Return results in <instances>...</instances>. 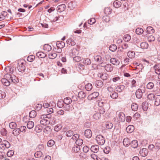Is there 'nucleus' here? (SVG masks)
I'll list each match as a JSON object with an SVG mask.
<instances>
[{
  "mask_svg": "<svg viewBox=\"0 0 160 160\" xmlns=\"http://www.w3.org/2000/svg\"><path fill=\"white\" fill-rule=\"evenodd\" d=\"M112 11V9L110 8L107 7L104 9V12L106 14H109L111 13Z\"/></svg>",
  "mask_w": 160,
  "mask_h": 160,
  "instance_id": "nucleus-39",
  "label": "nucleus"
},
{
  "mask_svg": "<svg viewBox=\"0 0 160 160\" xmlns=\"http://www.w3.org/2000/svg\"><path fill=\"white\" fill-rule=\"evenodd\" d=\"M43 49L44 51L49 52L51 50L52 48L51 46L49 44H45L43 46Z\"/></svg>",
  "mask_w": 160,
  "mask_h": 160,
  "instance_id": "nucleus-28",
  "label": "nucleus"
},
{
  "mask_svg": "<svg viewBox=\"0 0 160 160\" xmlns=\"http://www.w3.org/2000/svg\"><path fill=\"white\" fill-rule=\"evenodd\" d=\"M96 140L98 143L100 145H103L105 141L104 137L101 135H98L96 138Z\"/></svg>",
  "mask_w": 160,
  "mask_h": 160,
  "instance_id": "nucleus-4",
  "label": "nucleus"
},
{
  "mask_svg": "<svg viewBox=\"0 0 160 160\" xmlns=\"http://www.w3.org/2000/svg\"><path fill=\"white\" fill-rule=\"evenodd\" d=\"M154 68L155 69V72L156 73L158 74L160 73V68L159 65H155L154 66Z\"/></svg>",
  "mask_w": 160,
  "mask_h": 160,
  "instance_id": "nucleus-38",
  "label": "nucleus"
},
{
  "mask_svg": "<svg viewBox=\"0 0 160 160\" xmlns=\"http://www.w3.org/2000/svg\"><path fill=\"white\" fill-rule=\"evenodd\" d=\"M62 126L60 124L56 125L54 128V130L55 131L58 132L62 128Z\"/></svg>",
  "mask_w": 160,
  "mask_h": 160,
  "instance_id": "nucleus-54",
  "label": "nucleus"
},
{
  "mask_svg": "<svg viewBox=\"0 0 160 160\" xmlns=\"http://www.w3.org/2000/svg\"><path fill=\"white\" fill-rule=\"evenodd\" d=\"M155 38L152 35H150L148 38V40L149 42L153 41L155 40Z\"/></svg>",
  "mask_w": 160,
  "mask_h": 160,
  "instance_id": "nucleus-62",
  "label": "nucleus"
},
{
  "mask_svg": "<svg viewBox=\"0 0 160 160\" xmlns=\"http://www.w3.org/2000/svg\"><path fill=\"white\" fill-rule=\"evenodd\" d=\"M110 97L113 99H115L118 96V93L115 91L111 92L110 94Z\"/></svg>",
  "mask_w": 160,
  "mask_h": 160,
  "instance_id": "nucleus-32",
  "label": "nucleus"
},
{
  "mask_svg": "<svg viewBox=\"0 0 160 160\" xmlns=\"http://www.w3.org/2000/svg\"><path fill=\"white\" fill-rule=\"evenodd\" d=\"M130 141L128 138H125L123 140V143L124 145L126 146H128L130 145Z\"/></svg>",
  "mask_w": 160,
  "mask_h": 160,
  "instance_id": "nucleus-25",
  "label": "nucleus"
},
{
  "mask_svg": "<svg viewBox=\"0 0 160 160\" xmlns=\"http://www.w3.org/2000/svg\"><path fill=\"white\" fill-rule=\"evenodd\" d=\"M35 57L33 55H31L28 56L27 58V60L30 62H32L35 58Z\"/></svg>",
  "mask_w": 160,
  "mask_h": 160,
  "instance_id": "nucleus-57",
  "label": "nucleus"
},
{
  "mask_svg": "<svg viewBox=\"0 0 160 160\" xmlns=\"http://www.w3.org/2000/svg\"><path fill=\"white\" fill-rule=\"evenodd\" d=\"M55 144L54 141L52 140H49L48 142L47 145L49 147H51Z\"/></svg>",
  "mask_w": 160,
  "mask_h": 160,
  "instance_id": "nucleus-55",
  "label": "nucleus"
},
{
  "mask_svg": "<svg viewBox=\"0 0 160 160\" xmlns=\"http://www.w3.org/2000/svg\"><path fill=\"white\" fill-rule=\"evenodd\" d=\"M4 77L8 79L10 82L13 83H17L19 82V80L18 77L13 74L7 73L5 75Z\"/></svg>",
  "mask_w": 160,
  "mask_h": 160,
  "instance_id": "nucleus-1",
  "label": "nucleus"
},
{
  "mask_svg": "<svg viewBox=\"0 0 160 160\" xmlns=\"http://www.w3.org/2000/svg\"><path fill=\"white\" fill-rule=\"evenodd\" d=\"M37 115L36 112L34 110H32L29 112V117L31 118H34Z\"/></svg>",
  "mask_w": 160,
  "mask_h": 160,
  "instance_id": "nucleus-44",
  "label": "nucleus"
},
{
  "mask_svg": "<svg viewBox=\"0 0 160 160\" xmlns=\"http://www.w3.org/2000/svg\"><path fill=\"white\" fill-rule=\"evenodd\" d=\"M65 43L62 41H58L56 43V45L58 48L60 49L59 51H61V49L63 48L65 46Z\"/></svg>",
  "mask_w": 160,
  "mask_h": 160,
  "instance_id": "nucleus-15",
  "label": "nucleus"
},
{
  "mask_svg": "<svg viewBox=\"0 0 160 160\" xmlns=\"http://www.w3.org/2000/svg\"><path fill=\"white\" fill-rule=\"evenodd\" d=\"M57 56V55L55 52H50L48 54L49 58L50 59H53L55 58Z\"/></svg>",
  "mask_w": 160,
  "mask_h": 160,
  "instance_id": "nucleus-36",
  "label": "nucleus"
},
{
  "mask_svg": "<svg viewBox=\"0 0 160 160\" xmlns=\"http://www.w3.org/2000/svg\"><path fill=\"white\" fill-rule=\"evenodd\" d=\"M17 124L15 122H11L9 124V127L12 129L15 128Z\"/></svg>",
  "mask_w": 160,
  "mask_h": 160,
  "instance_id": "nucleus-48",
  "label": "nucleus"
},
{
  "mask_svg": "<svg viewBox=\"0 0 160 160\" xmlns=\"http://www.w3.org/2000/svg\"><path fill=\"white\" fill-rule=\"evenodd\" d=\"M148 149L144 148L141 149L139 152L140 154L142 157L146 156L148 154Z\"/></svg>",
  "mask_w": 160,
  "mask_h": 160,
  "instance_id": "nucleus-12",
  "label": "nucleus"
},
{
  "mask_svg": "<svg viewBox=\"0 0 160 160\" xmlns=\"http://www.w3.org/2000/svg\"><path fill=\"white\" fill-rule=\"evenodd\" d=\"M154 95L153 94L150 93L148 96V98L150 100H152L154 98Z\"/></svg>",
  "mask_w": 160,
  "mask_h": 160,
  "instance_id": "nucleus-63",
  "label": "nucleus"
},
{
  "mask_svg": "<svg viewBox=\"0 0 160 160\" xmlns=\"http://www.w3.org/2000/svg\"><path fill=\"white\" fill-rule=\"evenodd\" d=\"M42 155V152L40 151H37L34 154V156L36 158H38L41 157Z\"/></svg>",
  "mask_w": 160,
  "mask_h": 160,
  "instance_id": "nucleus-43",
  "label": "nucleus"
},
{
  "mask_svg": "<svg viewBox=\"0 0 160 160\" xmlns=\"http://www.w3.org/2000/svg\"><path fill=\"white\" fill-rule=\"evenodd\" d=\"M36 55L39 58H44L46 57V54L42 52H39L37 53Z\"/></svg>",
  "mask_w": 160,
  "mask_h": 160,
  "instance_id": "nucleus-19",
  "label": "nucleus"
},
{
  "mask_svg": "<svg viewBox=\"0 0 160 160\" xmlns=\"http://www.w3.org/2000/svg\"><path fill=\"white\" fill-rule=\"evenodd\" d=\"M134 128L133 125H129L126 128V130L128 133H131L134 130Z\"/></svg>",
  "mask_w": 160,
  "mask_h": 160,
  "instance_id": "nucleus-22",
  "label": "nucleus"
},
{
  "mask_svg": "<svg viewBox=\"0 0 160 160\" xmlns=\"http://www.w3.org/2000/svg\"><path fill=\"white\" fill-rule=\"evenodd\" d=\"M66 42L68 44L71 46H74L76 44V43L74 40V37L72 36L69 38Z\"/></svg>",
  "mask_w": 160,
  "mask_h": 160,
  "instance_id": "nucleus-9",
  "label": "nucleus"
},
{
  "mask_svg": "<svg viewBox=\"0 0 160 160\" xmlns=\"http://www.w3.org/2000/svg\"><path fill=\"white\" fill-rule=\"evenodd\" d=\"M6 72L10 73V74H12L13 72V68L10 67H7L5 69Z\"/></svg>",
  "mask_w": 160,
  "mask_h": 160,
  "instance_id": "nucleus-30",
  "label": "nucleus"
},
{
  "mask_svg": "<svg viewBox=\"0 0 160 160\" xmlns=\"http://www.w3.org/2000/svg\"><path fill=\"white\" fill-rule=\"evenodd\" d=\"M98 76L101 78L103 80H106L107 79L108 75L106 73H99L98 75Z\"/></svg>",
  "mask_w": 160,
  "mask_h": 160,
  "instance_id": "nucleus-16",
  "label": "nucleus"
},
{
  "mask_svg": "<svg viewBox=\"0 0 160 160\" xmlns=\"http://www.w3.org/2000/svg\"><path fill=\"white\" fill-rule=\"evenodd\" d=\"M80 150L79 146H75L72 148L73 151L75 152H78Z\"/></svg>",
  "mask_w": 160,
  "mask_h": 160,
  "instance_id": "nucleus-58",
  "label": "nucleus"
},
{
  "mask_svg": "<svg viewBox=\"0 0 160 160\" xmlns=\"http://www.w3.org/2000/svg\"><path fill=\"white\" fill-rule=\"evenodd\" d=\"M94 60L98 64H101L103 62L101 57L99 55L94 56Z\"/></svg>",
  "mask_w": 160,
  "mask_h": 160,
  "instance_id": "nucleus-11",
  "label": "nucleus"
},
{
  "mask_svg": "<svg viewBox=\"0 0 160 160\" xmlns=\"http://www.w3.org/2000/svg\"><path fill=\"white\" fill-rule=\"evenodd\" d=\"M34 126V123L32 121H29L27 124V128L29 129H31Z\"/></svg>",
  "mask_w": 160,
  "mask_h": 160,
  "instance_id": "nucleus-33",
  "label": "nucleus"
},
{
  "mask_svg": "<svg viewBox=\"0 0 160 160\" xmlns=\"http://www.w3.org/2000/svg\"><path fill=\"white\" fill-rule=\"evenodd\" d=\"M40 123L41 124L44 125H46L49 124L50 122L47 119H42L40 121Z\"/></svg>",
  "mask_w": 160,
  "mask_h": 160,
  "instance_id": "nucleus-34",
  "label": "nucleus"
},
{
  "mask_svg": "<svg viewBox=\"0 0 160 160\" xmlns=\"http://www.w3.org/2000/svg\"><path fill=\"white\" fill-rule=\"evenodd\" d=\"M66 6L64 4H62L58 5L57 7V10L59 12L64 11L66 8Z\"/></svg>",
  "mask_w": 160,
  "mask_h": 160,
  "instance_id": "nucleus-13",
  "label": "nucleus"
},
{
  "mask_svg": "<svg viewBox=\"0 0 160 160\" xmlns=\"http://www.w3.org/2000/svg\"><path fill=\"white\" fill-rule=\"evenodd\" d=\"M91 60L88 58L86 59L84 62V63L87 65H89L91 64Z\"/></svg>",
  "mask_w": 160,
  "mask_h": 160,
  "instance_id": "nucleus-64",
  "label": "nucleus"
},
{
  "mask_svg": "<svg viewBox=\"0 0 160 160\" xmlns=\"http://www.w3.org/2000/svg\"><path fill=\"white\" fill-rule=\"evenodd\" d=\"M100 116L101 115L99 113L96 112L93 115V117L95 119L98 120L100 118Z\"/></svg>",
  "mask_w": 160,
  "mask_h": 160,
  "instance_id": "nucleus-56",
  "label": "nucleus"
},
{
  "mask_svg": "<svg viewBox=\"0 0 160 160\" xmlns=\"http://www.w3.org/2000/svg\"><path fill=\"white\" fill-rule=\"evenodd\" d=\"M10 146V143L6 140H3L0 143V148L2 150L5 149V148H8Z\"/></svg>",
  "mask_w": 160,
  "mask_h": 160,
  "instance_id": "nucleus-3",
  "label": "nucleus"
},
{
  "mask_svg": "<svg viewBox=\"0 0 160 160\" xmlns=\"http://www.w3.org/2000/svg\"><path fill=\"white\" fill-rule=\"evenodd\" d=\"M109 49L111 51L114 52L117 49V47L115 44H112L110 46Z\"/></svg>",
  "mask_w": 160,
  "mask_h": 160,
  "instance_id": "nucleus-47",
  "label": "nucleus"
},
{
  "mask_svg": "<svg viewBox=\"0 0 160 160\" xmlns=\"http://www.w3.org/2000/svg\"><path fill=\"white\" fill-rule=\"evenodd\" d=\"M110 62L112 64L117 65L119 63V61L117 59L115 58H112L110 60Z\"/></svg>",
  "mask_w": 160,
  "mask_h": 160,
  "instance_id": "nucleus-20",
  "label": "nucleus"
},
{
  "mask_svg": "<svg viewBox=\"0 0 160 160\" xmlns=\"http://www.w3.org/2000/svg\"><path fill=\"white\" fill-rule=\"evenodd\" d=\"M95 84L98 88L101 87L103 85V82L101 80H97L95 82Z\"/></svg>",
  "mask_w": 160,
  "mask_h": 160,
  "instance_id": "nucleus-29",
  "label": "nucleus"
},
{
  "mask_svg": "<svg viewBox=\"0 0 160 160\" xmlns=\"http://www.w3.org/2000/svg\"><path fill=\"white\" fill-rule=\"evenodd\" d=\"M147 32L148 33H153L154 32V30L152 27L149 26L147 28Z\"/></svg>",
  "mask_w": 160,
  "mask_h": 160,
  "instance_id": "nucleus-49",
  "label": "nucleus"
},
{
  "mask_svg": "<svg viewBox=\"0 0 160 160\" xmlns=\"http://www.w3.org/2000/svg\"><path fill=\"white\" fill-rule=\"evenodd\" d=\"M154 84L152 82H149L147 85V88L148 89H151L153 88Z\"/></svg>",
  "mask_w": 160,
  "mask_h": 160,
  "instance_id": "nucleus-51",
  "label": "nucleus"
},
{
  "mask_svg": "<svg viewBox=\"0 0 160 160\" xmlns=\"http://www.w3.org/2000/svg\"><path fill=\"white\" fill-rule=\"evenodd\" d=\"M131 38V36L128 34L125 35L123 37V40L125 42H128L129 41Z\"/></svg>",
  "mask_w": 160,
  "mask_h": 160,
  "instance_id": "nucleus-41",
  "label": "nucleus"
},
{
  "mask_svg": "<svg viewBox=\"0 0 160 160\" xmlns=\"http://www.w3.org/2000/svg\"><path fill=\"white\" fill-rule=\"evenodd\" d=\"M78 97L80 98H84L86 96V94L83 91H81L78 93Z\"/></svg>",
  "mask_w": 160,
  "mask_h": 160,
  "instance_id": "nucleus-40",
  "label": "nucleus"
},
{
  "mask_svg": "<svg viewBox=\"0 0 160 160\" xmlns=\"http://www.w3.org/2000/svg\"><path fill=\"white\" fill-rule=\"evenodd\" d=\"M133 40L134 42L137 44H139L141 42L142 40L141 38L134 37Z\"/></svg>",
  "mask_w": 160,
  "mask_h": 160,
  "instance_id": "nucleus-53",
  "label": "nucleus"
},
{
  "mask_svg": "<svg viewBox=\"0 0 160 160\" xmlns=\"http://www.w3.org/2000/svg\"><path fill=\"white\" fill-rule=\"evenodd\" d=\"M1 82L3 85L6 86H8L10 85V81L8 78H3L1 80Z\"/></svg>",
  "mask_w": 160,
  "mask_h": 160,
  "instance_id": "nucleus-8",
  "label": "nucleus"
},
{
  "mask_svg": "<svg viewBox=\"0 0 160 160\" xmlns=\"http://www.w3.org/2000/svg\"><path fill=\"white\" fill-rule=\"evenodd\" d=\"M78 71L81 73L83 75L88 74L89 72L88 69V68H85L84 65L81 64H79L78 65Z\"/></svg>",
  "mask_w": 160,
  "mask_h": 160,
  "instance_id": "nucleus-2",
  "label": "nucleus"
},
{
  "mask_svg": "<svg viewBox=\"0 0 160 160\" xmlns=\"http://www.w3.org/2000/svg\"><path fill=\"white\" fill-rule=\"evenodd\" d=\"M76 143L78 146H81L83 143V140L81 139H78L76 141Z\"/></svg>",
  "mask_w": 160,
  "mask_h": 160,
  "instance_id": "nucleus-50",
  "label": "nucleus"
},
{
  "mask_svg": "<svg viewBox=\"0 0 160 160\" xmlns=\"http://www.w3.org/2000/svg\"><path fill=\"white\" fill-rule=\"evenodd\" d=\"M135 53L132 51H129L127 53V55L129 58H132L135 56Z\"/></svg>",
  "mask_w": 160,
  "mask_h": 160,
  "instance_id": "nucleus-37",
  "label": "nucleus"
},
{
  "mask_svg": "<svg viewBox=\"0 0 160 160\" xmlns=\"http://www.w3.org/2000/svg\"><path fill=\"white\" fill-rule=\"evenodd\" d=\"M63 102L67 105L68 106V107H69V104L72 102V100L70 98L67 97L64 99Z\"/></svg>",
  "mask_w": 160,
  "mask_h": 160,
  "instance_id": "nucleus-27",
  "label": "nucleus"
},
{
  "mask_svg": "<svg viewBox=\"0 0 160 160\" xmlns=\"http://www.w3.org/2000/svg\"><path fill=\"white\" fill-rule=\"evenodd\" d=\"M140 46L141 48L146 49L148 48V45L146 42H142L141 43Z\"/></svg>",
  "mask_w": 160,
  "mask_h": 160,
  "instance_id": "nucleus-31",
  "label": "nucleus"
},
{
  "mask_svg": "<svg viewBox=\"0 0 160 160\" xmlns=\"http://www.w3.org/2000/svg\"><path fill=\"white\" fill-rule=\"evenodd\" d=\"M105 69L109 72H111L113 69V67L112 66L111 64H107L104 66Z\"/></svg>",
  "mask_w": 160,
  "mask_h": 160,
  "instance_id": "nucleus-17",
  "label": "nucleus"
},
{
  "mask_svg": "<svg viewBox=\"0 0 160 160\" xmlns=\"http://www.w3.org/2000/svg\"><path fill=\"white\" fill-rule=\"evenodd\" d=\"M116 116L118 120L121 122H123L125 120V117L124 114L121 112L117 111Z\"/></svg>",
  "mask_w": 160,
  "mask_h": 160,
  "instance_id": "nucleus-5",
  "label": "nucleus"
},
{
  "mask_svg": "<svg viewBox=\"0 0 160 160\" xmlns=\"http://www.w3.org/2000/svg\"><path fill=\"white\" fill-rule=\"evenodd\" d=\"M92 88V84L90 83L87 84L85 87V89L87 91L91 90Z\"/></svg>",
  "mask_w": 160,
  "mask_h": 160,
  "instance_id": "nucleus-42",
  "label": "nucleus"
},
{
  "mask_svg": "<svg viewBox=\"0 0 160 160\" xmlns=\"http://www.w3.org/2000/svg\"><path fill=\"white\" fill-rule=\"evenodd\" d=\"M99 150V146L97 145H92L90 148V150L94 153H97Z\"/></svg>",
  "mask_w": 160,
  "mask_h": 160,
  "instance_id": "nucleus-10",
  "label": "nucleus"
},
{
  "mask_svg": "<svg viewBox=\"0 0 160 160\" xmlns=\"http://www.w3.org/2000/svg\"><path fill=\"white\" fill-rule=\"evenodd\" d=\"M73 134V132L72 130H69L66 132V135L67 136L70 137L72 136Z\"/></svg>",
  "mask_w": 160,
  "mask_h": 160,
  "instance_id": "nucleus-59",
  "label": "nucleus"
},
{
  "mask_svg": "<svg viewBox=\"0 0 160 160\" xmlns=\"http://www.w3.org/2000/svg\"><path fill=\"white\" fill-rule=\"evenodd\" d=\"M160 104V96L157 95L155 97V105L156 106H158Z\"/></svg>",
  "mask_w": 160,
  "mask_h": 160,
  "instance_id": "nucleus-24",
  "label": "nucleus"
},
{
  "mask_svg": "<svg viewBox=\"0 0 160 160\" xmlns=\"http://www.w3.org/2000/svg\"><path fill=\"white\" fill-rule=\"evenodd\" d=\"M20 132L19 128H17L13 131L12 133L14 135H17L19 134Z\"/></svg>",
  "mask_w": 160,
  "mask_h": 160,
  "instance_id": "nucleus-52",
  "label": "nucleus"
},
{
  "mask_svg": "<svg viewBox=\"0 0 160 160\" xmlns=\"http://www.w3.org/2000/svg\"><path fill=\"white\" fill-rule=\"evenodd\" d=\"M138 105L135 103H132L131 105V108L132 110L136 111L138 109Z\"/></svg>",
  "mask_w": 160,
  "mask_h": 160,
  "instance_id": "nucleus-46",
  "label": "nucleus"
},
{
  "mask_svg": "<svg viewBox=\"0 0 160 160\" xmlns=\"http://www.w3.org/2000/svg\"><path fill=\"white\" fill-rule=\"evenodd\" d=\"M145 92L144 89L141 90L140 89H138L136 92L135 94L137 98L138 99L141 98L142 96L143 93Z\"/></svg>",
  "mask_w": 160,
  "mask_h": 160,
  "instance_id": "nucleus-6",
  "label": "nucleus"
},
{
  "mask_svg": "<svg viewBox=\"0 0 160 160\" xmlns=\"http://www.w3.org/2000/svg\"><path fill=\"white\" fill-rule=\"evenodd\" d=\"M130 145L131 147L133 148H136L137 147L138 145V141L137 140H134L132 141L130 143Z\"/></svg>",
  "mask_w": 160,
  "mask_h": 160,
  "instance_id": "nucleus-21",
  "label": "nucleus"
},
{
  "mask_svg": "<svg viewBox=\"0 0 160 160\" xmlns=\"http://www.w3.org/2000/svg\"><path fill=\"white\" fill-rule=\"evenodd\" d=\"M122 3L120 1H115L113 3V6L116 8H118L121 7Z\"/></svg>",
  "mask_w": 160,
  "mask_h": 160,
  "instance_id": "nucleus-23",
  "label": "nucleus"
},
{
  "mask_svg": "<svg viewBox=\"0 0 160 160\" xmlns=\"http://www.w3.org/2000/svg\"><path fill=\"white\" fill-rule=\"evenodd\" d=\"M18 69L19 72H24L25 70V67L23 65V63H22L21 64L19 65L17 67Z\"/></svg>",
  "mask_w": 160,
  "mask_h": 160,
  "instance_id": "nucleus-18",
  "label": "nucleus"
},
{
  "mask_svg": "<svg viewBox=\"0 0 160 160\" xmlns=\"http://www.w3.org/2000/svg\"><path fill=\"white\" fill-rule=\"evenodd\" d=\"M85 136L88 138H90L92 136V132L89 129H88L85 130L84 132Z\"/></svg>",
  "mask_w": 160,
  "mask_h": 160,
  "instance_id": "nucleus-14",
  "label": "nucleus"
},
{
  "mask_svg": "<svg viewBox=\"0 0 160 160\" xmlns=\"http://www.w3.org/2000/svg\"><path fill=\"white\" fill-rule=\"evenodd\" d=\"M136 33L138 35H140L143 33V29L141 28H138L136 30Z\"/></svg>",
  "mask_w": 160,
  "mask_h": 160,
  "instance_id": "nucleus-45",
  "label": "nucleus"
},
{
  "mask_svg": "<svg viewBox=\"0 0 160 160\" xmlns=\"http://www.w3.org/2000/svg\"><path fill=\"white\" fill-rule=\"evenodd\" d=\"M99 93L98 92H94L90 94L88 97V99L91 100L94 98H95L99 96Z\"/></svg>",
  "mask_w": 160,
  "mask_h": 160,
  "instance_id": "nucleus-7",
  "label": "nucleus"
},
{
  "mask_svg": "<svg viewBox=\"0 0 160 160\" xmlns=\"http://www.w3.org/2000/svg\"><path fill=\"white\" fill-rule=\"evenodd\" d=\"M106 126L107 128L111 129L113 127V124L110 122H107L106 124Z\"/></svg>",
  "mask_w": 160,
  "mask_h": 160,
  "instance_id": "nucleus-60",
  "label": "nucleus"
},
{
  "mask_svg": "<svg viewBox=\"0 0 160 160\" xmlns=\"http://www.w3.org/2000/svg\"><path fill=\"white\" fill-rule=\"evenodd\" d=\"M142 106L143 110L144 111H146L148 109V103L146 102H143Z\"/></svg>",
  "mask_w": 160,
  "mask_h": 160,
  "instance_id": "nucleus-35",
  "label": "nucleus"
},
{
  "mask_svg": "<svg viewBox=\"0 0 160 160\" xmlns=\"http://www.w3.org/2000/svg\"><path fill=\"white\" fill-rule=\"evenodd\" d=\"M125 87L123 85L118 86L116 88V90L118 92H120L124 89Z\"/></svg>",
  "mask_w": 160,
  "mask_h": 160,
  "instance_id": "nucleus-26",
  "label": "nucleus"
},
{
  "mask_svg": "<svg viewBox=\"0 0 160 160\" xmlns=\"http://www.w3.org/2000/svg\"><path fill=\"white\" fill-rule=\"evenodd\" d=\"M81 58L78 56H75L73 57V60L76 62H79L81 60Z\"/></svg>",
  "mask_w": 160,
  "mask_h": 160,
  "instance_id": "nucleus-61",
  "label": "nucleus"
}]
</instances>
